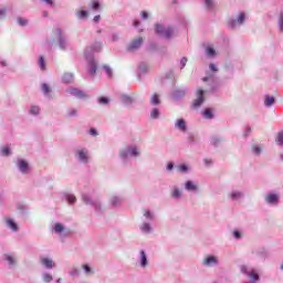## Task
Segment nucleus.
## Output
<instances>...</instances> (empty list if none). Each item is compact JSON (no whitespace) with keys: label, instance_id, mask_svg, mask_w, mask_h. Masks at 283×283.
Listing matches in <instances>:
<instances>
[{"label":"nucleus","instance_id":"obj_1","mask_svg":"<svg viewBox=\"0 0 283 283\" xmlns=\"http://www.w3.org/2000/svg\"><path fill=\"white\" fill-rule=\"evenodd\" d=\"M155 30L157 34L165 36V39H171V36H174V29L171 28L165 29L163 25L156 24Z\"/></svg>","mask_w":283,"mask_h":283},{"label":"nucleus","instance_id":"obj_2","mask_svg":"<svg viewBox=\"0 0 283 283\" xmlns=\"http://www.w3.org/2000/svg\"><path fill=\"white\" fill-rule=\"evenodd\" d=\"M241 273H244L247 276L250 277V283H256L260 280V275L255 270H248L247 265L241 266Z\"/></svg>","mask_w":283,"mask_h":283},{"label":"nucleus","instance_id":"obj_3","mask_svg":"<svg viewBox=\"0 0 283 283\" xmlns=\"http://www.w3.org/2000/svg\"><path fill=\"white\" fill-rule=\"evenodd\" d=\"M197 98L192 102L193 109H198L202 103H205V91L202 88L197 90Z\"/></svg>","mask_w":283,"mask_h":283},{"label":"nucleus","instance_id":"obj_4","mask_svg":"<svg viewBox=\"0 0 283 283\" xmlns=\"http://www.w3.org/2000/svg\"><path fill=\"white\" fill-rule=\"evenodd\" d=\"M143 38H137L130 42L127 50L128 52H135V50H138L140 45H143Z\"/></svg>","mask_w":283,"mask_h":283},{"label":"nucleus","instance_id":"obj_5","mask_svg":"<svg viewBox=\"0 0 283 283\" xmlns=\"http://www.w3.org/2000/svg\"><path fill=\"white\" fill-rule=\"evenodd\" d=\"M41 264H43V266H45L46 269H54V261H52V259L49 258H41L40 259Z\"/></svg>","mask_w":283,"mask_h":283},{"label":"nucleus","instance_id":"obj_6","mask_svg":"<svg viewBox=\"0 0 283 283\" xmlns=\"http://www.w3.org/2000/svg\"><path fill=\"white\" fill-rule=\"evenodd\" d=\"M279 197L275 193H270L265 197V202L269 205H277Z\"/></svg>","mask_w":283,"mask_h":283},{"label":"nucleus","instance_id":"obj_7","mask_svg":"<svg viewBox=\"0 0 283 283\" xmlns=\"http://www.w3.org/2000/svg\"><path fill=\"white\" fill-rule=\"evenodd\" d=\"M19 170L21 171V174H28V171H30V166L27 164L25 160H20Z\"/></svg>","mask_w":283,"mask_h":283},{"label":"nucleus","instance_id":"obj_8","mask_svg":"<svg viewBox=\"0 0 283 283\" xmlns=\"http://www.w3.org/2000/svg\"><path fill=\"white\" fill-rule=\"evenodd\" d=\"M127 154H129L130 156H138V148L133 147V148L128 149L127 151L120 153L122 158H127Z\"/></svg>","mask_w":283,"mask_h":283},{"label":"nucleus","instance_id":"obj_9","mask_svg":"<svg viewBox=\"0 0 283 283\" xmlns=\"http://www.w3.org/2000/svg\"><path fill=\"white\" fill-rule=\"evenodd\" d=\"M203 264L206 266H211L213 264H218V259L216 256H208L203 260Z\"/></svg>","mask_w":283,"mask_h":283},{"label":"nucleus","instance_id":"obj_10","mask_svg":"<svg viewBox=\"0 0 283 283\" xmlns=\"http://www.w3.org/2000/svg\"><path fill=\"white\" fill-rule=\"evenodd\" d=\"M77 156L78 159L82 160V163H87V159L90 158L85 149L77 150Z\"/></svg>","mask_w":283,"mask_h":283},{"label":"nucleus","instance_id":"obj_11","mask_svg":"<svg viewBox=\"0 0 283 283\" xmlns=\"http://www.w3.org/2000/svg\"><path fill=\"white\" fill-rule=\"evenodd\" d=\"M63 83H74V75L72 73H65L62 77Z\"/></svg>","mask_w":283,"mask_h":283},{"label":"nucleus","instance_id":"obj_12","mask_svg":"<svg viewBox=\"0 0 283 283\" xmlns=\"http://www.w3.org/2000/svg\"><path fill=\"white\" fill-rule=\"evenodd\" d=\"M70 93L73 95V96H76L77 98H84L85 96V93H83V91H80V90H76V88H72L70 91Z\"/></svg>","mask_w":283,"mask_h":283},{"label":"nucleus","instance_id":"obj_13","mask_svg":"<svg viewBox=\"0 0 283 283\" xmlns=\"http://www.w3.org/2000/svg\"><path fill=\"white\" fill-rule=\"evenodd\" d=\"M176 126L178 127V129H180L181 132H187V124L185 123V119H179L176 124Z\"/></svg>","mask_w":283,"mask_h":283},{"label":"nucleus","instance_id":"obj_14","mask_svg":"<svg viewBox=\"0 0 283 283\" xmlns=\"http://www.w3.org/2000/svg\"><path fill=\"white\" fill-rule=\"evenodd\" d=\"M273 103H275V97L266 95L265 101H264V105L266 107H271V105H273Z\"/></svg>","mask_w":283,"mask_h":283},{"label":"nucleus","instance_id":"obj_15","mask_svg":"<svg viewBox=\"0 0 283 283\" xmlns=\"http://www.w3.org/2000/svg\"><path fill=\"white\" fill-rule=\"evenodd\" d=\"M7 224L12 231H19V227L17 226V223H14L12 219H7Z\"/></svg>","mask_w":283,"mask_h":283},{"label":"nucleus","instance_id":"obj_16","mask_svg":"<svg viewBox=\"0 0 283 283\" xmlns=\"http://www.w3.org/2000/svg\"><path fill=\"white\" fill-rule=\"evenodd\" d=\"M140 264L142 266H147L148 262H147V254L144 252V250L140 251Z\"/></svg>","mask_w":283,"mask_h":283},{"label":"nucleus","instance_id":"obj_17","mask_svg":"<svg viewBox=\"0 0 283 283\" xmlns=\"http://www.w3.org/2000/svg\"><path fill=\"white\" fill-rule=\"evenodd\" d=\"M186 189L187 191H196V189H198V186H196L192 181H187Z\"/></svg>","mask_w":283,"mask_h":283},{"label":"nucleus","instance_id":"obj_18","mask_svg":"<svg viewBox=\"0 0 283 283\" xmlns=\"http://www.w3.org/2000/svg\"><path fill=\"white\" fill-rule=\"evenodd\" d=\"M202 114L205 118H213V111L211 108H206Z\"/></svg>","mask_w":283,"mask_h":283},{"label":"nucleus","instance_id":"obj_19","mask_svg":"<svg viewBox=\"0 0 283 283\" xmlns=\"http://www.w3.org/2000/svg\"><path fill=\"white\" fill-rule=\"evenodd\" d=\"M64 230H65V228L63 227V224L55 223V227H54L55 233H63Z\"/></svg>","mask_w":283,"mask_h":283},{"label":"nucleus","instance_id":"obj_20","mask_svg":"<svg viewBox=\"0 0 283 283\" xmlns=\"http://www.w3.org/2000/svg\"><path fill=\"white\" fill-rule=\"evenodd\" d=\"M90 7L92 8V10H98V8H101V2H98V0H93Z\"/></svg>","mask_w":283,"mask_h":283},{"label":"nucleus","instance_id":"obj_21","mask_svg":"<svg viewBox=\"0 0 283 283\" xmlns=\"http://www.w3.org/2000/svg\"><path fill=\"white\" fill-rule=\"evenodd\" d=\"M151 105H160V98H158L157 94H154L150 99Z\"/></svg>","mask_w":283,"mask_h":283},{"label":"nucleus","instance_id":"obj_22","mask_svg":"<svg viewBox=\"0 0 283 283\" xmlns=\"http://www.w3.org/2000/svg\"><path fill=\"white\" fill-rule=\"evenodd\" d=\"M40 112H41V108H39V106L31 107V114H33V116H39Z\"/></svg>","mask_w":283,"mask_h":283},{"label":"nucleus","instance_id":"obj_23","mask_svg":"<svg viewBox=\"0 0 283 283\" xmlns=\"http://www.w3.org/2000/svg\"><path fill=\"white\" fill-rule=\"evenodd\" d=\"M76 17H77L78 19H85V18H87V11H84V10L78 11V12L76 13Z\"/></svg>","mask_w":283,"mask_h":283},{"label":"nucleus","instance_id":"obj_24","mask_svg":"<svg viewBox=\"0 0 283 283\" xmlns=\"http://www.w3.org/2000/svg\"><path fill=\"white\" fill-rule=\"evenodd\" d=\"M276 143H277V145H283V130L277 134Z\"/></svg>","mask_w":283,"mask_h":283},{"label":"nucleus","instance_id":"obj_25","mask_svg":"<svg viewBox=\"0 0 283 283\" xmlns=\"http://www.w3.org/2000/svg\"><path fill=\"white\" fill-rule=\"evenodd\" d=\"M42 92H44V94H50V92H52V88H50L48 84H42Z\"/></svg>","mask_w":283,"mask_h":283},{"label":"nucleus","instance_id":"obj_26","mask_svg":"<svg viewBox=\"0 0 283 283\" xmlns=\"http://www.w3.org/2000/svg\"><path fill=\"white\" fill-rule=\"evenodd\" d=\"M160 116V112H158V108H154L153 112L150 113L151 118H158Z\"/></svg>","mask_w":283,"mask_h":283},{"label":"nucleus","instance_id":"obj_27","mask_svg":"<svg viewBox=\"0 0 283 283\" xmlns=\"http://www.w3.org/2000/svg\"><path fill=\"white\" fill-rule=\"evenodd\" d=\"M66 200L70 202V205H72L76 202V197L74 195H67Z\"/></svg>","mask_w":283,"mask_h":283},{"label":"nucleus","instance_id":"obj_28","mask_svg":"<svg viewBox=\"0 0 283 283\" xmlns=\"http://www.w3.org/2000/svg\"><path fill=\"white\" fill-rule=\"evenodd\" d=\"M39 65H40L41 70H45V57L40 56Z\"/></svg>","mask_w":283,"mask_h":283},{"label":"nucleus","instance_id":"obj_29","mask_svg":"<svg viewBox=\"0 0 283 283\" xmlns=\"http://www.w3.org/2000/svg\"><path fill=\"white\" fill-rule=\"evenodd\" d=\"M244 19H245L244 12H241V13L239 14V17H238V23H239L240 25H242V24L244 23Z\"/></svg>","mask_w":283,"mask_h":283},{"label":"nucleus","instance_id":"obj_30","mask_svg":"<svg viewBox=\"0 0 283 283\" xmlns=\"http://www.w3.org/2000/svg\"><path fill=\"white\" fill-rule=\"evenodd\" d=\"M206 52L208 56H216V50L213 48H208Z\"/></svg>","mask_w":283,"mask_h":283},{"label":"nucleus","instance_id":"obj_31","mask_svg":"<svg viewBox=\"0 0 283 283\" xmlns=\"http://www.w3.org/2000/svg\"><path fill=\"white\" fill-rule=\"evenodd\" d=\"M174 96L175 98H180V96H185V91H175Z\"/></svg>","mask_w":283,"mask_h":283},{"label":"nucleus","instance_id":"obj_32","mask_svg":"<svg viewBox=\"0 0 283 283\" xmlns=\"http://www.w3.org/2000/svg\"><path fill=\"white\" fill-rule=\"evenodd\" d=\"M98 103L101 105H107V103H109V98H107V97H99Z\"/></svg>","mask_w":283,"mask_h":283},{"label":"nucleus","instance_id":"obj_33","mask_svg":"<svg viewBox=\"0 0 283 283\" xmlns=\"http://www.w3.org/2000/svg\"><path fill=\"white\" fill-rule=\"evenodd\" d=\"M231 198L232 200H238V198H242V192H232Z\"/></svg>","mask_w":283,"mask_h":283},{"label":"nucleus","instance_id":"obj_34","mask_svg":"<svg viewBox=\"0 0 283 283\" xmlns=\"http://www.w3.org/2000/svg\"><path fill=\"white\" fill-rule=\"evenodd\" d=\"M142 230L146 233H149V231H151V228L149 227V223H144Z\"/></svg>","mask_w":283,"mask_h":283},{"label":"nucleus","instance_id":"obj_35","mask_svg":"<svg viewBox=\"0 0 283 283\" xmlns=\"http://www.w3.org/2000/svg\"><path fill=\"white\" fill-rule=\"evenodd\" d=\"M2 156H9L10 155V147L6 146L2 148Z\"/></svg>","mask_w":283,"mask_h":283},{"label":"nucleus","instance_id":"obj_36","mask_svg":"<svg viewBox=\"0 0 283 283\" xmlns=\"http://www.w3.org/2000/svg\"><path fill=\"white\" fill-rule=\"evenodd\" d=\"M43 280H44V282L50 283V282H52L53 277L51 274H44Z\"/></svg>","mask_w":283,"mask_h":283},{"label":"nucleus","instance_id":"obj_37","mask_svg":"<svg viewBox=\"0 0 283 283\" xmlns=\"http://www.w3.org/2000/svg\"><path fill=\"white\" fill-rule=\"evenodd\" d=\"M8 12V9L6 8H0V19L6 18V13Z\"/></svg>","mask_w":283,"mask_h":283},{"label":"nucleus","instance_id":"obj_38","mask_svg":"<svg viewBox=\"0 0 283 283\" xmlns=\"http://www.w3.org/2000/svg\"><path fill=\"white\" fill-rule=\"evenodd\" d=\"M279 27H280V30L283 32V13L280 14Z\"/></svg>","mask_w":283,"mask_h":283},{"label":"nucleus","instance_id":"obj_39","mask_svg":"<svg viewBox=\"0 0 283 283\" xmlns=\"http://www.w3.org/2000/svg\"><path fill=\"white\" fill-rule=\"evenodd\" d=\"M18 23L20 25H28V20L23 19V18H18Z\"/></svg>","mask_w":283,"mask_h":283},{"label":"nucleus","instance_id":"obj_40","mask_svg":"<svg viewBox=\"0 0 283 283\" xmlns=\"http://www.w3.org/2000/svg\"><path fill=\"white\" fill-rule=\"evenodd\" d=\"M103 69L105 70L106 74L112 77V69L107 65H104Z\"/></svg>","mask_w":283,"mask_h":283},{"label":"nucleus","instance_id":"obj_41","mask_svg":"<svg viewBox=\"0 0 283 283\" xmlns=\"http://www.w3.org/2000/svg\"><path fill=\"white\" fill-rule=\"evenodd\" d=\"M171 196H172V198H180V190L178 188H176Z\"/></svg>","mask_w":283,"mask_h":283},{"label":"nucleus","instance_id":"obj_42","mask_svg":"<svg viewBox=\"0 0 283 283\" xmlns=\"http://www.w3.org/2000/svg\"><path fill=\"white\" fill-rule=\"evenodd\" d=\"M56 32H57V36H59V43H60V48H64L63 46V39H61V30H56Z\"/></svg>","mask_w":283,"mask_h":283},{"label":"nucleus","instance_id":"obj_43","mask_svg":"<svg viewBox=\"0 0 283 283\" xmlns=\"http://www.w3.org/2000/svg\"><path fill=\"white\" fill-rule=\"evenodd\" d=\"M82 269H84L85 273H92V268L87 264L82 265Z\"/></svg>","mask_w":283,"mask_h":283},{"label":"nucleus","instance_id":"obj_44","mask_svg":"<svg viewBox=\"0 0 283 283\" xmlns=\"http://www.w3.org/2000/svg\"><path fill=\"white\" fill-rule=\"evenodd\" d=\"M254 154H261L262 153V148H260L259 146H253L252 147Z\"/></svg>","mask_w":283,"mask_h":283},{"label":"nucleus","instance_id":"obj_45","mask_svg":"<svg viewBox=\"0 0 283 283\" xmlns=\"http://www.w3.org/2000/svg\"><path fill=\"white\" fill-rule=\"evenodd\" d=\"M178 169H179V171L185 172V171H187L189 168H187V165H181V166L178 167Z\"/></svg>","mask_w":283,"mask_h":283},{"label":"nucleus","instance_id":"obj_46","mask_svg":"<svg viewBox=\"0 0 283 283\" xmlns=\"http://www.w3.org/2000/svg\"><path fill=\"white\" fill-rule=\"evenodd\" d=\"M233 235L234 238H237V240H240V238H242V233H240V231H234Z\"/></svg>","mask_w":283,"mask_h":283},{"label":"nucleus","instance_id":"obj_47","mask_svg":"<svg viewBox=\"0 0 283 283\" xmlns=\"http://www.w3.org/2000/svg\"><path fill=\"white\" fill-rule=\"evenodd\" d=\"M90 134H91V136H98V133L96 132V128H91Z\"/></svg>","mask_w":283,"mask_h":283},{"label":"nucleus","instance_id":"obj_48","mask_svg":"<svg viewBox=\"0 0 283 283\" xmlns=\"http://www.w3.org/2000/svg\"><path fill=\"white\" fill-rule=\"evenodd\" d=\"M83 200L86 205H90V196L83 195Z\"/></svg>","mask_w":283,"mask_h":283},{"label":"nucleus","instance_id":"obj_49","mask_svg":"<svg viewBox=\"0 0 283 283\" xmlns=\"http://www.w3.org/2000/svg\"><path fill=\"white\" fill-rule=\"evenodd\" d=\"M181 64V69L185 67V65H187V57H182L180 61Z\"/></svg>","mask_w":283,"mask_h":283},{"label":"nucleus","instance_id":"obj_50","mask_svg":"<svg viewBox=\"0 0 283 283\" xmlns=\"http://www.w3.org/2000/svg\"><path fill=\"white\" fill-rule=\"evenodd\" d=\"M119 202H120V199H118V198H113V200H112V205H114V206L118 205Z\"/></svg>","mask_w":283,"mask_h":283},{"label":"nucleus","instance_id":"obj_51","mask_svg":"<svg viewBox=\"0 0 283 283\" xmlns=\"http://www.w3.org/2000/svg\"><path fill=\"white\" fill-rule=\"evenodd\" d=\"M91 74H96V64H92Z\"/></svg>","mask_w":283,"mask_h":283},{"label":"nucleus","instance_id":"obj_52","mask_svg":"<svg viewBox=\"0 0 283 283\" xmlns=\"http://www.w3.org/2000/svg\"><path fill=\"white\" fill-rule=\"evenodd\" d=\"M7 260H8L9 264H14V258L9 255V256H7Z\"/></svg>","mask_w":283,"mask_h":283},{"label":"nucleus","instance_id":"obj_53","mask_svg":"<svg viewBox=\"0 0 283 283\" xmlns=\"http://www.w3.org/2000/svg\"><path fill=\"white\" fill-rule=\"evenodd\" d=\"M44 3H48V6H53L54 7V0H42Z\"/></svg>","mask_w":283,"mask_h":283},{"label":"nucleus","instance_id":"obj_54","mask_svg":"<svg viewBox=\"0 0 283 283\" xmlns=\"http://www.w3.org/2000/svg\"><path fill=\"white\" fill-rule=\"evenodd\" d=\"M149 14L147 13V11H142V18L143 19H148Z\"/></svg>","mask_w":283,"mask_h":283},{"label":"nucleus","instance_id":"obj_55","mask_svg":"<svg viewBox=\"0 0 283 283\" xmlns=\"http://www.w3.org/2000/svg\"><path fill=\"white\" fill-rule=\"evenodd\" d=\"M210 70H211V72H218L216 64H210Z\"/></svg>","mask_w":283,"mask_h":283},{"label":"nucleus","instance_id":"obj_56","mask_svg":"<svg viewBox=\"0 0 283 283\" xmlns=\"http://www.w3.org/2000/svg\"><path fill=\"white\" fill-rule=\"evenodd\" d=\"M188 140L189 143H193L196 140V137L193 135H189Z\"/></svg>","mask_w":283,"mask_h":283},{"label":"nucleus","instance_id":"obj_57","mask_svg":"<svg viewBox=\"0 0 283 283\" xmlns=\"http://www.w3.org/2000/svg\"><path fill=\"white\" fill-rule=\"evenodd\" d=\"M205 2H206V6L208 8H211V6H212V1L211 0H205Z\"/></svg>","mask_w":283,"mask_h":283},{"label":"nucleus","instance_id":"obj_58","mask_svg":"<svg viewBox=\"0 0 283 283\" xmlns=\"http://www.w3.org/2000/svg\"><path fill=\"white\" fill-rule=\"evenodd\" d=\"M168 171H171L174 169V163H169L167 166Z\"/></svg>","mask_w":283,"mask_h":283},{"label":"nucleus","instance_id":"obj_59","mask_svg":"<svg viewBox=\"0 0 283 283\" xmlns=\"http://www.w3.org/2000/svg\"><path fill=\"white\" fill-rule=\"evenodd\" d=\"M69 116H76V109H72L69 112Z\"/></svg>","mask_w":283,"mask_h":283},{"label":"nucleus","instance_id":"obj_60","mask_svg":"<svg viewBox=\"0 0 283 283\" xmlns=\"http://www.w3.org/2000/svg\"><path fill=\"white\" fill-rule=\"evenodd\" d=\"M144 216H145V218H151V212L146 211V212L144 213Z\"/></svg>","mask_w":283,"mask_h":283},{"label":"nucleus","instance_id":"obj_61","mask_svg":"<svg viewBox=\"0 0 283 283\" xmlns=\"http://www.w3.org/2000/svg\"><path fill=\"white\" fill-rule=\"evenodd\" d=\"M93 20H94L95 22L101 21V15H95Z\"/></svg>","mask_w":283,"mask_h":283},{"label":"nucleus","instance_id":"obj_62","mask_svg":"<svg viewBox=\"0 0 283 283\" xmlns=\"http://www.w3.org/2000/svg\"><path fill=\"white\" fill-rule=\"evenodd\" d=\"M134 25H135V28H138V25H140V21L135 20V21H134Z\"/></svg>","mask_w":283,"mask_h":283},{"label":"nucleus","instance_id":"obj_63","mask_svg":"<svg viewBox=\"0 0 283 283\" xmlns=\"http://www.w3.org/2000/svg\"><path fill=\"white\" fill-rule=\"evenodd\" d=\"M206 165H211L213 161L211 159H205Z\"/></svg>","mask_w":283,"mask_h":283},{"label":"nucleus","instance_id":"obj_64","mask_svg":"<svg viewBox=\"0 0 283 283\" xmlns=\"http://www.w3.org/2000/svg\"><path fill=\"white\" fill-rule=\"evenodd\" d=\"M98 49H95L96 52H98L101 50V48H103V45L101 43L97 44Z\"/></svg>","mask_w":283,"mask_h":283}]
</instances>
